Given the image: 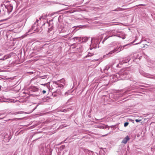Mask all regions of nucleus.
<instances>
[{
	"label": "nucleus",
	"instance_id": "obj_1",
	"mask_svg": "<svg viewBox=\"0 0 155 155\" xmlns=\"http://www.w3.org/2000/svg\"><path fill=\"white\" fill-rule=\"evenodd\" d=\"M128 73L126 71L121 70L115 74L111 76V81L115 82L118 80H124L127 79Z\"/></svg>",
	"mask_w": 155,
	"mask_h": 155
},
{
	"label": "nucleus",
	"instance_id": "obj_2",
	"mask_svg": "<svg viewBox=\"0 0 155 155\" xmlns=\"http://www.w3.org/2000/svg\"><path fill=\"white\" fill-rule=\"evenodd\" d=\"M39 21L38 20H36V21L33 25L32 28L29 30L28 32H31V30L33 31L32 33L37 32L41 31V26L38 25V22Z\"/></svg>",
	"mask_w": 155,
	"mask_h": 155
},
{
	"label": "nucleus",
	"instance_id": "obj_3",
	"mask_svg": "<svg viewBox=\"0 0 155 155\" xmlns=\"http://www.w3.org/2000/svg\"><path fill=\"white\" fill-rule=\"evenodd\" d=\"M101 37L102 36H100V38H101ZM99 38V37L98 38L97 37L96 38H94L91 39V45L92 46L93 48H94L97 47V45H98L100 41Z\"/></svg>",
	"mask_w": 155,
	"mask_h": 155
},
{
	"label": "nucleus",
	"instance_id": "obj_4",
	"mask_svg": "<svg viewBox=\"0 0 155 155\" xmlns=\"http://www.w3.org/2000/svg\"><path fill=\"white\" fill-rule=\"evenodd\" d=\"M131 44H128L126 45H124L123 46H120L119 47H117L116 48H114L112 50V51H110L109 53V54H112V53H114L116 52H118L123 50L124 49V48L125 47H126L127 46H129Z\"/></svg>",
	"mask_w": 155,
	"mask_h": 155
},
{
	"label": "nucleus",
	"instance_id": "obj_5",
	"mask_svg": "<svg viewBox=\"0 0 155 155\" xmlns=\"http://www.w3.org/2000/svg\"><path fill=\"white\" fill-rule=\"evenodd\" d=\"M31 92H35L36 93L35 94H33V95H35L36 96H38L40 95V92L39 89L35 87H33L31 88Z\"/></svg>",
	"mask_w": 155,
	"mask_h": 155
},
{
	"label": "nucleus",
	"instance_id": "obj_6",
	"mask_svg": "<svg viewBox=\"0 0 155 155\" xmlns=\"http://www.w3.org/2000/svg\"><path fill=\"white\" fill-rule=\"evenodd\" d=\"M43 47L40 46H36L34 48V50L35 52H37V54H38L42 51Z\"/></svg>",
	"mask_w": 155,
	"mask_h": 155
},
{
	"label": "nucleus",
	"instance_id": "obj_7",
	"mask_svg": "<svg viewBox=\"0 0 155 155\" xmlns=\"http://www.w3.org/2000/svg\"><path fill=\"white\" fill-rule=\"evenodd\" d=\"M141 74L143 76L150 78L155 79V76H153L152 75L150 74H146L145 73H142V72H140Z\"/></svg>",
	"mask_w": 155,
	"mask_h": 155
},
{
	"label": "nucleus",
	"instance_id": "obj_8",
	"mask_svg": "<svg viewBox=\"0 0 155 155\" xmlns=\"http://www.w3.org/2000/svg\"><path fill=\"white\" fill-rule=\"evenodd\" d=\"M130 60L129 58H125L124 59H120L119 61L120 64H122L124 63H126L128 62Z\"/></svg>",
	"mask_w": 155,
	"mask_h": 155
},
{
	"label": "nucleus",
	"instance_id": "obj_9",
	"mask_svg": "<svg viewBox=\"0 0 155 155\" xmlns=\"http://www.w3.org/2000/svg\"><path fill=\"white\" fill-rule=\"evenodd\" d=\"M91 40V39L89 37H81V41H80V42L81 43H83V42H86L88 40Z\"/></svg>",
	"mask_w": 155,
	"mask_h": 155
},
{
	"label": "nucleus",
	"instance_id": "obj_10",
	"mask_svg": "<svg viewBox=\"0 0 155 155\" xmlns=\"http://www.w3.org/2000/svg\"><path fill=\"white\" fill-rule=\"evenodd\" d=\"M130 138L128 136H127L125 138H124V139L122 140L121 142V143L126 144L127 142L130 140Z\"/></svg>",
	"mask_w": 155,
	"mask_h": 155
},
{
	"label": "nucleus",
	"instance_id": "obj_11",
	"mask_svg": "<svg viewBox=\"0 0 155 155\" xmlns=\"http://www.w3.org/2000/svg\"><path fill=\"white\" fill-rule=\"evenodd\" d=\"M4 138L6 140L8 141L11 139V137L10 136V134H8L7 133H5Z\"/></svg>",
	"mask_w": 155,
	"mask_h": 155
},
{
	"label": "nucleus",
	"instance_id": "obj_12",
	"mask_svg": "<svg viewBox=\"0 0 155 155\" xmlns=\"http://www.w3.org/2000/svg\"><path fill=\"white\" fill-rule=\"evenodd\" d=\"M81 38V37H75L73 38V39L74 40V41L76 42L78 41L80 42V41H81V40H80Z\"/></svg>",
	"mask_w": 155,
	"mask_h": 155
},
{
	"label": "nucleus",
	"instance_id": "obj_13",
	"mask_svg": "<svg viewBox=\"0 0 155 155\" xmlns=\"http://www.w3.org/2000/svg\"><path fill=\"white\" fill-rule=\"evenodd\" d=\"M7 9L8 12H11L13 9L12 6L11 5H9L8 6Z\"/></svg>",
	"mask_w": 155,
	"mask_h": 155
},
{
	"label": "nucleus",
	"instance_id": "obj_14",
	"mask_svg": "<svg viewBox=\"0 0 155 155\" xmlns=\"http://www.w3.org/2000/svg\"><path fill=\"white\" fill-rule=\"evenodd\" d=\"M115 35H107V36L105 37L102 41V43H103L104 41L106 40L108 38H109L110 37H112L113 36H115Z\"/></svg>",
	"mask_w": 155,
	"mask_h": 155
},
{
	"label": "nucleus",
	"instance_id": "obj_15",
	"mask_svg": "<svg viewBox=\"0 0 155 155\" xmlns=\"http://www.w3.org/2000/svg\"><path fill=\"white\" fill-rule=\"evenodd\" d=\"M93 55L94 54L93 53H89L88 54L84 57V58H87L88 57L91 56L92 55Z\"/></svg>",
	"mask_w": 155,
	"mask_h": 155
},
{
	"label": "nucleus",
	"instance_id": "obj_16",
	"mask_svg": "<svg viewBox=\"0 0 155 155\" xmlns=\"http://www.w3.org/2000/svg\"><path fill=\"white\" fill-rule=\"evenodd\" d=\"M119 10H118L117 9H116L114 10L113 11H123L125 9H124V8H119Z\"/></svg>",
	"mask_w": 155,
	"mask_h": 155
},
{
	"label": "nucleus",
	"instance_id": "obj_17",
	"mask_svg": "<svg viewBox=\"0 0 155 155\" xmlns=\"http://www.w3.org/2000/svg\"><path fill=\"white\" fill-rule=\"evenodd\" d=\"M40 78L41 79H44L47 78V76L44 75L43 76H40Z\"/></svg>",
	"mask_w": 155,
	"mask_h": 155
},
{
	"label": "nucleus",
	"instance_id": "obj_18",
	"mask_svg": "<svg viewBox=\"0 0 155 155\" xmlns=\"http://www.w3.org/2000/svg\"><path fill=\"white\" fill-rule=\"evenodd\" d=\"M63 10H62L59 11H58L55 12H54V13H52V15H53L55 14H58L59 12H61Z\"/></svg>",
	"mask_w": 155,
	"mask_h": 155
},
{
	"label": "nucleus",
	"instance_id": "obj_19",
	"mask_svg": "<svg viewBox=\"0 0 155 155\" xmlns=\"http://www.w3.org/2000/svg\"><path fill=\"white\" fill-rule=\"evenodd\" d=\"M107 128H108V129H109V126L107 125H106L104 126L103 127H102V128L104 129H106Z\"/></svg>",
	"mask_w": 155,
	"mask_h": 155
},
{
	"label": "nucleus",
	"instance_id": "obj_20",
	"mask_svg": "<svg viewBox=\"0 0 155 155\" xmlns=\"http://www.w3.org/2000/svg\"><path fill=\"white\" fill-rule=\"evenodd\" d=\"M71 93L69 91H67L65 93V95L70 94Z\"/></svg>",
	"mask_w": 155,
	"mask_h": 155
},
{
	"label": "nucleus",
	"instance_id": "obj_21",
	"mask_svg": "<svg viewBox=\"0 0 155 155\" xmlns=\"http://www.w3.org/2000/svg\"><path fill=\"white\" fill-rule=\"evenodd\" d=\"M129 124V123L128 122H125L124 124V126L125 127H126L127 126L128 124Z\"/></svg>",
	"mask_w": 155,
	"mask_h": 155
},
{
	"label": "nucleus",
	"instance_id": "obj_22",
	"mask_svg": "<svg viewBox=\"0 0 155 155\" xmlns=\"http://www.w3.org/2000/svg\"><path fill=\"white\" fill-rule=\"evenodd\" d=\"M145 5H145L141 4L137 5L135 6L134 7H137V6H145Z\"/></svg>",
	"mask_w": 155,
	"mask_h": 155
},
{
	"label": "nucleus",
	"instance_id": "obj_23",
	"mask_svg": "<svg viewBox=\"0 0 155 155\" xmlns=\"http://www.w3.org/2000/svg\"><path fill=\"white\" fill-rule=\"evenodd\" d=\"M109 26H112V25H116V24H113V23H110L109 24Z\"/></svg>",
	"mask_w": 155,
	"mask_h": 155
},
{
	"label": "nucleus",
	"instance_id": "obj_24",
	"mask_svg": "<svg viewBox=\"0 0 155 155\" xmlns=\"http://www.w3.org/2000/svg\"><path fill=\"white\" fill-rule=\"evenodd\" d=\"M141 120H138V119H136L135 120V121L137 122H140V121H141Z\"/></svg>",
	"mask_w": 155,
	"mask_h": 155
},
{
	"label": "nucleus",
	"instance_id": "obj_25",
	"mask_svg": "<svg viewBox=\"0 0 155 155\" xmlns=\"http://www.w3.org/2000/svg\"><path fill=\"white\" fill-rule=\"evenodd\" d=\"M45 17H44L43 16L41 17H40V18H39V19L40 20H41V19H45Z\"/></svg>",
	"mask_w": 155,
	"mask_h": 155
},
{
	"label": "nucleus",
	"instance_id": "obj_26",
	"mask_svg": "<svg viewBox=\"0 0 155 155\" xmlns=\"http://www.w3.org/2000/svg\"><path fill=\"white\" fill-rule=\"evenodd\" d=\"M3 114L0 113V116H1ZM3 118H4V117H0V119H3Z\"/></svg>",
	"mask_w": 155,
	"mask_h": 155
},
{
	"label": "nucleus",
	"instance_id": "obj_27",
	"mask_svg": "<svg viewBox=\"0 0 155 155\" xmlns=\"http://www.w3.org/2000/svg\"><path fill=\"white\" fill-rule=\"evenodd\" d=\"M66 126H60L59 127V128H60V129H61L63 127H66Z\"/></svg>",
	"mask_w": 155,
	"mask_h": 155
},
{
	"label": "nucleus",
	"instance_id": "obj_28",
	"mask_svg": "<svg viewBox=\"0 0 155 155\" xmlns=\"http://www.w3.org/2000/svg\"><path fill=\"white\" fill-rule=\"evenodd\" d=\"M108 33L109 34H111V33H113V31H108Z\"/></svg>",
	"mask_w": 155,
	"mask_h": 155
},
{
	"label": "nucleus",
	"instance_id": "obj_29",
	"mask_svg": "<svg viewBox=\"0 0 155 155\" xmlns=\"http://www.w3.org/2000/svg\"><path fill=\"white\" fill-rule=\"evenodd\" d=\"M46 91L45 90H43V91H42V93L43 94H45L46 93Z\"/></svg>",
	"mask_w": 155,
	"mask_h": 155
},
{
	"label": "nucleus",
	"instance_id": "obj_30",
	"mask_svg": "<svg viewBox=\"0 0 155 155\" xmlns=\"http://www.w3.org/2000/svg\"><path fill=\"white\" fill-rule=\"evenodd\" d=\"M105 68H104V70H107V66H106L105 67Z\"/></svg>",
	"mask_w": 155,
	"mask_h": 155
},
{
	"label": "nucleus",
	"instance_id": "obj_31",
	"mask_svg": "<svg viewBox=\"0 0 155 155\" xmlns=\"http://www.w3.org/2000/svg\"><path fill=\"white\" fill-rule=\"evenodd\" d=\"M59 86L61 87L62 88H63V87H64V86L62 84H60Z\"/></svg>",
	"mask_w": 155,
	"mask_h": 155
},
{
	"label": "nucleus",
	"instance_id": "obj_32",
	"mask_svg": "<svg viewBox=\"0 0 155 155\" xmlns=\"http://www.w3.org/2000/svg\"><path fill=\"white\" fill-rule=\"evenodd\" d=\"M84 150V151L85 152H87V151H89V152H90V151L88 150L87 149H85Z\"/></svg>",
	"mask_w": 155,
	"mask_h": 155
},
{
	"label": "nucleus",
	"instance_id": "obj_33",
	"mask_svg": "<svg viewBox=\"0 0 155 155\" xmlns=\"http://www.w3.org/2000/svg\"><path fill=\"white\" fill-rule=\"evenodd\" d=\"M110 68V67H109V66H107V70H108Z\"/></svg>",
	"mask_w": 155,
	"mask_h": 155
},
{
	"label": "nucleus",
	"instance_id": "obj_34",
	"mask_svg": "<svg viewBox=\"0 0 155 155\" xmlns=\"http://www.w3.org/2000/svg\"><path fill=\"white\" fill-rule=\"evenodd\" d=\"M51 31V30L50 29H49L48 31V32H50V31Z\"/></svg>",
	"mask_w": 155,
	"mask_h": 155
},
{
	"label": "nucleus",
	"instance_id": "obj_35",
	"mask_svg": "<svg viewBox=\"0 0 155 155\" xmlns=\"http://www.w3.org/2000/svg\"><path fill=\"white\" fill-rule=\"evenodd\" d=\"M16 113V114H18L19 113V112H17Z\"/></svg>",
	"mask_w": 155,
	"mask_h": 155
},
{
	"label": "nucleus",
	"instance_id": "obj_36",
	"mask_svg": "<svg viewBox=\"0 0 155 155\" xmlns=\"http://www.w3.org/2000/svg\"><path fill=\"white\" fill-rule=\"evenodd\" d=\"M107 135V134H106V135H104L103 136H106Z\"/></svg>",
	"mask_w": 155,
	"mask_h": 155
},
{
	"label": "nucleus",
	"instance_id": "obj_37",
	"mask_svg": "<svg viewBox=\"0 0 155 155\" xmlns=\"http://www.w3.org/2000/svg\"><path fill=\"white\" fill-rule=\"evenodd\" d=\"M4 20H0V22L2 21H3Z\"/></svg>",
	"mask_w": 155,
	"mask_h": 155
},
{
	"label": "nucleus",
	"instance_id": "obj_38",
	"mask_svg": "<svg viewBox=\"0 0 155 155\" xmlns=\"http://www.w3.org/2000/svg\"><path fill=\"white\" fill-rule=\"evenodd\" d=\"M37 107V106H36V107H35V108L33 110H35V109Z\"/></svg>",
	"mask_w": 155,
	"mask_h": 155
},
{
	"label": "nucleus",
	"instance_id": "obj_39",
	"mask_svg": "<svg viewBox=\"0 0 155 155\" xmlns=\"http://www.w3.org/2000/svg\"><path fill=\"white\" fill-rule=\"evenodd\" d=\"M118 66H119V64H117V67H118Z\"/></svg>",
	"mask_w": 155,
	"mask_h": 155
},
{
	"label": "nucleus",
	"instance_id": "obj_40",
	"mask_svg": "<svg viewBox=\"0 0 155 155\" xmlns=\"http://www.w3.org/2000/svg\"><path fill=\"white\" fill-rule=\"evenodd\" d=\"M109 48V49H110V50H111V47Z\"/></svg>",
	"mask_w": 155,
	"mask_h": 155
},
{
	"label": "nucleus",
	"instance_id": "obj_41",
	"mask_svg": "<svg viewBox=\"0 0 155 155\" xmlns=\"http://www.w3.org/2000/svg\"><path fill=\"white\" fill-rule=\"evenodd\" d=\"M125 47H125L124 48H125V49H126V48H128V47H127V48H125Z\"/></svg>",
	"mask_w": 155,
	"mask_h": 155
},
{
	"label": "nucleus",
	"instance_id": "obj_42",
	"mask_svg": "<svg viewBox=\"0 0 155 155\" xmlns=\"http://www.w3.org/2000/svg\"><path fill=\"white\" fill-rule=\"evenodd\" d=\"M64 110L65 111H64V112H65V111H66V110Z\"/></svg>",
	"mask_w": 155,
	"mask_h": 155
},
{
	"label": "nucleus",
	"instance_id": "obj_43",
	"mask_svg": "<svg viewBox=\"0 0 155 155\" xmlns=\"http://www.w3.org/2000/svg\"><path fill=\"white\" fill-rule=\"evenodd\" d=\"M62 5H65L64 4H61Z\"/></svg>",
	"mask_w": 155,
	"mask_h": 155
},
{
	"label": "nucleus",
	"instance_id": "obj_44",
	"mask_svg": "<svg viewBox=\"0 0 155 155\" xmlns=\"http://www.w3.org/2000/svg\"><path fill=\"white\" fill-rule=\"evenodd\" d=\"M2 86H0V89H1Z\"/></svg>",
	"mask_w": 155,
	"mask_h": 155
},
{
	"label": "nucleus",
	"instance_id": "obj_45",
	"mask_svg": "<svg viewBox=\"0 0 155 155\" xmlns=\"http://www.w3.org/2000/svg\"><path fill=\"white\" fill-rule=\"evenodd\" d=\"M140 43H138L135 44V45H136V44H140Z\"/></svg>",
	"mask_w": 155,
	"mask_h": 155
},
{
	"label": "nucleus",
	"instance_id": "obj_46",
	"mask_svg": "<svg viewBox=\"0 0 155 155\" xmlns=\"http://www.w3.org/2000/svg\"><path fill=\"white\" fill-rule=\"evenodd\" d=\"M45 84H42V85H45Z\"/></svg>",
	"mask_w": 155,
	"mask_h": 155
},
{
	"label": "nucleus",
	"instance_id": "obj_47",
	"mask_svg": "<svg viewBox=\"0 0 155 155\" xmlns=\"http://www.w3.org/2000/svg\"><path fill=\"white\" fill-rule=\"evenodd\" d=\"M45 24V23H44L42 25H43Z\"/></svg>",
	"mask_w": 155,
	"mask_h": 155
},
{
	"label": "nucleus",
	"instance_id": "obj_48",
	"mask_svg": "<svg viewBox=\"0 0 155 155\" xmlns=\"http://www.w3.org/2000/svg\"><path fill=\"white\" fill-rule=\"evenodd\" d=\"M124 38H123V39H124Z\"/></svg>",
	"mask_w": 155,
	"mask_h": 155
}]
</instances>
